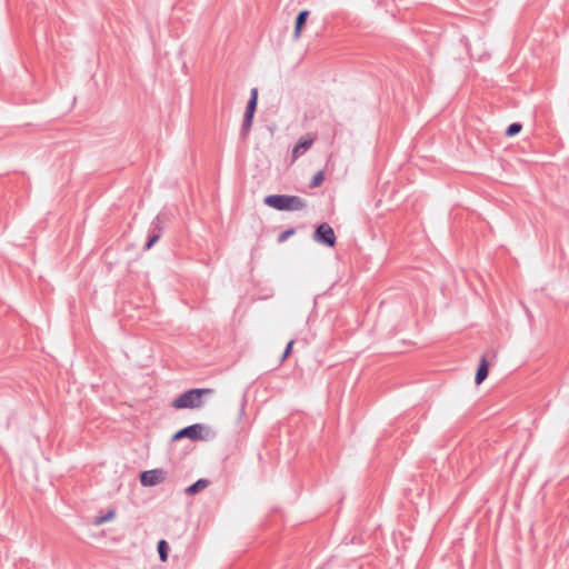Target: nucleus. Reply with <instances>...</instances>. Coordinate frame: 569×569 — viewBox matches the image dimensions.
<instances>
[{"instance_id":"nucleus-7","label":"nucleus","mask_w":569,"mask_h":569,"mask_svg":"<svg viewBox=\"0 0 569 569\" xmlns=\"http://www.w3.org/2000/svg\"><path fill=\"white\" fill-rule=\"evenodd\" d=\"M309 17V11L303 10L300 11L299 14L296 18V24L293 30V38L298 40L301 37L303 26Z\"/></svg>"},{"instance_id":"nucleus-18","label":"nucleus","mask_w":569,"mask_h":569,"mask_svg":"<svg viewBox=\"0 0 569 569\" xmlns=\"http://www.w3.org/2000/svg\"><path fill=\"white\" fill-rule=\"evenodd\" d=\"M159 239V236H153L146 244L147 249H150Z\"/></svg>"},{"instance_id":"nucleus-14","label":"nucleus","mask_w":569,"mask_h":569,"mask_svg":"<svg viewBox=\"0 0 569 569\" xmlns=\"http://www.w3.org/2000/svg\"><path fill=\"white\" fill-rule=\"evenodd\" d=\"M325 180V173L323 171H318L311 179L309 187L310 188H317L322 184Z\"/></svg>"},{"instance_id":"nucleus-10","label":"nucleus","mask_w":569,"mask_h":569,"mask_svg":"<svg viewBox=\"0 0 569 569\" xmlns=\"http://www.w3.org/2000/svg\"><path fill=\"white\" fill-rule=\"evenodd\" d=\"M253 116L254 114L252 112L246 110L244 116H243V123H242V134L244 137L248 136V133L252 127Z\"/></svg>"},{"instance_id":"nucleus-2","label":"nucleus","mask_w":569,"mask_h":569,"mask_svg":"<svg viewBox=\"0 0 569 569\" xmlns=\"http://www.w3.org/2000/svg\"><path fill=\"white\" fill-rule=\"evenodd\" d=\"M212 392L213 390L208 388L188 390L172 401V407L174 409L201 408L203 405V397L211 395Z\"/></svg>"},{"instance_id":"nucleus-16","label":"nucleus","mask_w":569,"mask_h":569,"mask_svg":"<svg viewBox=\"0 0 569 569\" xmlns=\"http://www.w3.org/2000/svg\"><path fill=\"white\" fill-rule=\"evenodd\" d=\"M292 234H295V229H288L286 231H283L279 238H278V241L279 242H284L289 237H291Z\"/></svg>"},{"instance_id":"nucleus-13","label":"nucleus","mask_w":569,"mask_h":569,"mask_svg":"<svg viewBox=\"0 0 569 569\" xmlns=\"http://www.w3.org/2000/svg\"><path fill=\"white\" fill-rule=\"evenodd\" d=\"M168 551H169V546L167 543L166 540H160L158 542V552H159V557L161 559V561L166 562L167 559H168Z\"/></svg>"},{"instance_id":"nucleus-3","label":"nucleus","mask_w":569,"mask_h":569,"mask_svg":"<svg viewBox=\"0 0 569 569\" xmlns=\"http://www.w3.org/2000/svg\"><path fill=\"white\" fill-rule=\"evenodd\" d=\"M313 240L328 247L336 244V234L328 223H321L315 231Z\"/></svg>"},{"instance_id":"nucleus-12","label":"nucleus","mask_w":569,"mask_h":569,"mask_svg":"<svg viewBox=\"0 0 569 569\" xmlns=\"http://www.w3.org/2000/svg\"><path fill=\"white\" fill-rule=\"evenodd\" d=\"M116 518V511L113 509H110L107 511L104 516L96 517L93 520L94 526H101L104 522L111 521Z\"/></svg>"},{"instance_id":"nucleus-17","label":"nucleus","mask_w":569,"mask_h":569,"mask_svg":"<svg viewBox=\"0 0 569 569\" xmlns=\"http://www.w3.org/2000/svg\"><path fill=\"white\" fill-rule=\"evenodd\" d=\"M292 347H293V340H290L287 345V348H286L283 355L281 356L280 362H283L289 357V355L291 353Z\"/></svg>"},{"instance_id":"nucleus-8","label":"nucleus","mask_w":569,"mask_h":569,"mask_svg":"<svg viewBox=\"0 0 569 569\" xmlns=\"http://www.w3.org/2000/svg\"><path fill=\"white\" fill-rule=\"evenodd\" d=\"M489 373V363L485 357L480 359L478 370L476 372L475 382L476 385L482 383Z\"/></svg>"},{"instance_id":"nucleus-4","label":"nucleus","mask_w":569,"mask_h":569,"mask_svg":"<svg viewBox=\"0 0 569 569\" xmlns=\"http://www.w3.org/2000/svg\"><path fill=\"white\" fill-rule=\"evenodd\" d=\"M167 472L163 469H152L141 472L140 482L143 487H152L166 480Z\"/></svg>"},{"instance_id":"nucleus-1","label":"nucleus","mask_w":569,"mask_h":569,"mask_svg":"<svg viewBox=\"0 0 569 569\" xmlns=\"http://www.w3.org/2000/svg\"><path fill=\"white\" fill-rule=\"evenodd\" d=\"M263 202L279 211H302L307 208L305 199L292 194H270L263 199Z\"/></svg>"},{"instance_id":"nucleus-15","label":"nucleus","mask_w":569,"mask_h":569,"mask_svg":"<svg viewBox=\"0 0 569 569\" xmlns=\"http://www.w3.org/2000/svg\"><path fill=\"white\" fill-rule=\"evenodd\" d=\"M522 130V126L520 123H511L507 130H506V136L507 137H512V136H516L518 134L520 131Z\"/></svg>"},{"instance_id":"nucleus-5","label":"nucleus","mask_w":569,"mask_h":569,"mask_svg":"<svg viewBox=\"0 0 569 569\" xmlns=\"http://www.w3.org/2000/svg\"><path fill=\"white\" fill-rule=\"evenodd\" d=\"M204 427L202 425H192V426H189V427H186L179 431H177L173 437H172V440L173 441H177L181 438H189L191 440H201L204 438Z\"/></svg>"},{"instance_id":"nucleus-9","label":"nucleus","mask_w":569,"mask_h":569,"mask_svg":"<svg viewBox=\"0 0 569 569\" xmlns=\"http://www.w3.org/2000/svg\"><path fill=\"white\" fill-rule=\"evenodd\" d=\"M209 483L210 482L207 479H199L193 485L186 488V493L189 496H193V495L198 493L199 491L204 490L209 486Z\"/></svg>"},{"instance_id":"nucleus-11","label":"nucleus","mask_w":569,"mask_h":569,"mask_svg":"<svg viewBox=\"0 0 569 569\" xmlns=\"http://www.w3.org/2000/svg\"><path fill=\"white\" fill-rule=\"evenodd\" d=\"M257 104H258V89L257 88H252L251 91H250V100L247 104V108L246 110L247 111H250L254 114L256 112V109H257Z\"/></svg>"},{"instance_id":"nucleus-6","label":"nucleus","mask_w":569,"mask_h":569,"mask_svg":"<svg viewBox=\"0 0 569 569\" xmlns=\"http://www.w3.org/2000/svg\"><path fill=\"white\" fill-rule=\"evenodd\" d=\"M316 137L313 133L302 136L292 148L291 161H297L305 152H307L313 144Z\"/></svg>"}]
</instances>
